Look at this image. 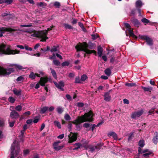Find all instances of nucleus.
Wrapping results in <instances>:
<instances>
[{
	"instance_id": "obj_37",
	"label": "nucleus",
	"mask_w": 158,
	"mask_h": 158,
	"mask_svg": "<svg viewBox=\"0 0 158 158\" xmlns=\"http://www.w3.org/2000/svg\"><path fill=\"white\" fill-rule=\"evenodd\" d=\"M139 145L140 147L142 148L143 147L144 145V140H140L139 143Z\"/></svg>"
},
{
	"instance_id": "obj_21",
	"label": "nucleus",
	"mask_w": 158,
	"mask_h": 158,
	"mask_svg": "<svg viewBox=\"0 0 158 158\" xmlns=\"http://www.w3.org/2000/svg\"><path fill=\"white\" fill-rule=\"evenodd\" d=\"M74 146L75 147L73 149V150H77L78 149L82 147V145L81 144L79 143H76L74 144Z\"/></svg>"
},
{
	"instance_id": "obj_63",
	"label": "nucleus",
	"mask_w": 158,
	"mask_h": 158,
	"mask_svg": "<svg viewBox=\"0 0 158 158\" xmlns=\"http://www.w3.org/2000/svg\"><path fill=\"white\" fill-rule=\"evenodd\" d=\"M101 78L103 79L104 80H106L108 79V77L105 76V75H102L101 77Z\"/></svg>"
},
{
	"instance_id": "obj_15",
	"label": "nucleus",
	"mask_w": 158,
	"mask_h": 158,
	"mask_svg": "<svg viewBox=\"0 0 158 158\" xmlns=\"http://www.w3.org/2000/svg\"><path fill=\"white\" fill-rule=\"evenodd\" d=\"M10 116L12 118H16L19 117V115L18 112L14 110L10 113Z\"/></svg>"
},
{
	"instance_id": "obj_55",
	"label": "nucleus",
	"mask_w": 158,
	"mask_h": 158,
	"mask_svg": "<svg viewBox=\"0 0 158 158\" xmlns=\"http://www.w3.org/2000/svg\"><path fill=\"white\" fill-rule=\"evenodd\" d=\"M32 26V25L31 24H29L27 25H20V27H31Z\"/></svg>"
},
{
	"instance_id": "obj_19",
	"label": "nucleus",
	"mask_w": 158,
	"mask_h": 158,
	"mask_svg": "<svg viewBox=\"0 0 158 158\" xmlns=\"http://www.w3.org/2000/svg\"><path fill=\"white\" fill-rule=\"evenodd\" d=\"M141 21L145 24H148L151 25H152L154 24V23L151 22L149 20L145 18H143L141 19Z\"/></svg>"
},
{
	"instance_id": "obj_58",
	"label": "nucleus",
	"mask_w": 158,
	"mask_h": 158,
	"mask_svg": "<svg viewBox=\"0 0 158 158\" xmlns=\"http://www.w3.org/2000/svg\"><path fill=\"white\" fill-rule=\"evenodd\" d=\"M77 20L75 19H72V23L73 24H75L77 23Z\"/></svg>"
},
{
	"instance_id": "obj_26",
	"label": "nucleus",
	"mask_w": 158,
	"mask_h": 158,
	"mask_svg": "<svg viewBox=\"0 0 158 158\" xmlns=\"http://www.w3.org/2000/svg\"><path fill=\"white\" fill-rule=\"evenodd\" d=\"M15 67L16 70L18 71L24 69L23 66L19 64H15Z\"/></svg>"
},
{
	"instance_id": "obj_13",
	"label": "nucleus",
	"mask_w": 158,
	"mask_h": 158,
	"mask_svg": "<svg viewBox=\"0 0 158 158\" xmlns=\"http://www.w3.org/2000/svg\"><path fill=\"white\" fill-rule=\"evenodd\" d=\"M54 83L57 88L60 89L61 90H64V89L63 88L64 86V83L63 81H61L58 83L56 82H54Z\"/></svg>"
},
{
	"instance_id": "obj_45",
	"label": "nucleus",
	"mask_w": 158,
	"mask_h": 158,
	"mask_svg": "<svg viewBox=\"0 0 158 158\" xmlns=\"http://www.w3.org/2000/svg\"><path fill=\"white\" fill-rule=\"evenodd\" d=\"M69 64V62L68 61H66L63 62L61 64V65L63 66H68Z\"/></svg>"
},
{
	"instance_id": "obj_56",
	"label": "nucleus",
	"mask_w": 158,
	"mask_h": 158,
	"mask_svg": "<svg viewBox=\"0 0 158 158\" xmlns=\"http://www.w3.org/2000/svg\"><path fill=\"white\" fill-rule=\"evenodd\" d=\"M90 124L89 123H85L84 124L83 126L85 128H87L89 127Z\"/></svg>"
},
{
	"instance_id": "obj_47",
	"label": "nucleus",
	"mask_w": 158,
	"mask_h": 158,
	"mask_svg": "<svg viewBox=\"0 0 158 158\" xmlns=\"http://www.w3.org/2000/svg\"><path fill=\"white\" fill-rule=\"evenodd\" d=\"M87 78V77L86 75H83L81 77V80L82 81H84Z\"/></svg>"
},
{
	"instance_id": "obj_27",
	"label": "nucleus",
	"mask_w": 158,
	"mask_h": 158,
	"mask_svg": "<svg viewBox=\"0 0 158 158\" xmlns=\"http://www.w3.org/2000/svg\"><path fill=\"white\" fill-rule=\"evenodd\" d=\"M13 92L14 94L18 96L21 94V90H17L15 89H13Z\"/></svg>"
},
{
	"instance_id": "obj_23",
	"label": "nucleus",
	"mask_w": 158,
	"mask_h": 158,
	"mask_svg": "<svg viewBox=\"0 0 158 158\" xmlns=\"http://www.w3.org/2000/svg\"><path fill=\"white\" fill-rule=\"evenodd\" d=\"M142 88L143 90L146 91H149L151 92V91L152 90L153 88L151 86H148L147 87H145L144 86H142Z\"/></svg>"
},
{
	"instance_id": "obj_12",
	"label": "nucleus",
	"mask_w": 158,
	"mask_h": 158,
	"mask_svg": "<svg viewBox=\"0 0 158 158\" xmlns=\"http://www.w3.org/2000/svg\"><path fill=\"white\" fill-rule=\"evenodd\" d=\"M60 141H58L57 142H55L54 143L53 145V147L54 149L56 151L59 150L61 149H62L64 146L63 145L62 146H59V143H60Z\"/></svg>"
},
{
	"instance_id": "obj_42",
	"label": "nucleus",
	"mask_w": 158,
	"mask_h": 158,
	"mask_svg": "<svg viewBox=\"0 0 158 158\" xmlns=\"http://www.w3.org/2000/svg\"><path fill=\"white\" fill-rule=\"evenodd\" d=\"M53 64L56 66L59 65L60 64V61L56 60H53Z\"/></svg>"
},
{
	"instance_id": "obj_32",
	"label": "nucleus",
	"mask_w": 158,
	"mask_h": 158,
	"mask_svg": "<svg viewBox=\"0 0 158 158\" xmlns=\"http://www.w3.org/2000/svg\"><path fill=\"white\" fill-rule=\"evenodd\" d=\"M56 110L59 114H61L63 111L64 109L62 107H58L56 108Z\"/></svg>"
},
{
	"instance_id": "obj_38",
	"label": "nucleus",
	"mask_w": 158,
	"mask_h": 158,
	"mask_svg": "<svg viewBox=\"0 0 158 158\" xmlns=\"http://www.w3.org/2000/svg\"><path fill=\"white\" fill-rule=\"evenodd\" d=\"M24 79V77H23L22 76H20L18 77L16 79V81L17 82H21L23 81Z\"/></svg>"
},
{
	"instance_id": "obj_54",
	"label": "nucleus",
	"mask_w": 158,
	"mask_h": 158,
	"mask_svg": "<svg viewBox=\"0 0 158 158\" xmlns=\"http://www.w3.org/2000/svg\"><path fill=\"white\" fill-rule=\"evenodd\" d=\"M5 1L7 4H10L13 2V0H5Z\"/></svg>"
},
{
	"instance_id": "obj_39",
	"label": "nucleus",
	"mask_w": 158,
	"mask_h": 158,
	"mask_svg": "<svg viewBox=\"0 0 158 158\" xmlns=\"http://www.w3.org/2000/svg\"><path fill=\"white\" fill-rule=\"evenodd\" d=\"M64 27L67 29H71L73 28V27L70 25L67 24H64Z\"/></svg>"
},
{
	"instance_id": "obj_51",
	"label": "nucleus",
	"mask_w": 158,
	"mask_h": 158,
	"mask_svg": "<svg viewBox=\"0 0 158 158\" xmlns=\"http://www.w3.org/2000/svg\"><path fill=\"white\" fill-rule=\"evenodd\" d=\"M136 9H133L132 10L130 13L131 15H134L136 13Z\"/></svg>"
},
{
	"instance_id": "obj_60",
	"label": "nucleus",
	"mask_w": 158,
	"mask_h": 158,
	"mask_svg": "<svg viewBox=\"0 0 158 158\" xmlns=\"http://www.w3.org/2000/svg\"><path fill=\"white\" fill-rule=\"evenodd\" d=\"M78 24L79 26H80V27L82 29H85L84 28V27L83 26V24L81 22H79L78 23Z\"/></svg>"
},
{
	"instance_id": "obj_41",
	"label": "nucleus",
	"mask_w": 158,
	"mask_h": 158,
	"mask_svg": "<svg viewBox=\"0 0 158 158\" xmlns=\"http://www.w3.org/2000/svg\"><path fill=\"white\" fill-rule=\"evenodd\" d=\"M151 154V152H148L144 153V154H143L142 155V157H145L146 158H147L148 157L149 155H150Z\"/></svg>"
},
{
	"instance_id": "obj_43",
	"label": "nucleus",
	"mask_w": 158,
	"mask_h": 158,
	"mask_svg": "<svg viewBox=\"0 0 158 158\" xmlns=\"http://www.w3.org/2000/svg\"><path fill=\"white\" fill-rule=\"evenodd\" d=\"M22 107L20 105H18L16 106L15 109L16 110L20 111L22 110Z\"/></svg>"
},
{
	"instance_id": "obj_33",
	"label": "nucleus",
	"mask_w": 158,
	"mask_h": 158,
	"mask_svg": "<svg viewBox=\"0 0 158 158\" xmlns=\"http://www.w3.org/2000/svg\"><path fill=\"white\" fill-rule=\"evenodd\" d=\"M48 106H44L42 108L41 110V112L42 114L44 113L46 111L48 110Z\"/></svg>"
},
{
	"instance_id": "obj_36",
	"label": "nucleus",
	"mask_w": 158,
	"mask_h": 158,
	"mask_svg": "<svg viewBox=\"0 0 158 158\" xmlns=\"http://www.w3.org/2000/svg\"><path fill=\"white\" fill-rule=\"evenodd\" d=\"M12 15L11 14H8L6 13H4L2 14V16L3 17L7 16L8 18H11Z\"/></svg>"
},
{
	"instance_id": "obj_31",
	"label": "nucleus",
	"mask_w": 158,
	"mask_h": 158,
	"mask_svg": "<svg viewBox=\"0 0 158 158\" xmlns=\"http://www.w3.org/2000/svg\"><path fill=\"white\" fill-rule=\"evenodd\" d=\"M105 73L106 75L110 76L111 73V72L110 69H107L105 70Z\"/></svg>"
},
{
	"instance_id": "obj_11",
	"label": "nucleus",
	"mask_w": 158,
	"mask_h": 158,
	"mask_svg": "<svg viewBox=\"0 0 158 158\" xmlns=\"http://www.w3.org/2000/svg\"><path fill=\"white\" fill-rule=\"evenodd\" d=\"M69 137V143H72L75 141L77 139V135L76 133L70 132Z\"/></svg>"
},
{
	"instance_id": "obj_7",
	"label": "nucleus",
	"mask_w": 158,
	"mask_h": 158,
	"mask_svg": "<svg viewBox=\"0 0 158 158\" xmlns=\"http://www.w3.org/2000/svg\"><path fill=\"white\" fill-rule=\"evenodd\" d=\"M15 69L13 68L4 69L0 67V75L5 76L9 75L14 72Z\"/></svg>"
},
{
	"instance_id": "obj_20",
	"label": "nucleus",
	"mask_w": 158,
	"mask_h": 158,
	"mask_svg": "<svg viewBox=\"0 0 158 158\" xmlns=\"http://www.w3.org/2000/svg\"><path fill=\"white\" fill-rule=\"evenodd\" d=\"M131 21L134 25L136 27H138L140 25L139 22L136 19H131Z\"/></svg>"
},
{
	"instance_id": "obj_57",
	"label": "nucleus",
	"mask_w": 158,
	"mask_h": 158,
	"mask_svg": "<svg viewBox=\"0 0 158 158\" xmlns=\"http://www.w3.org/2000/svg\"><path fill=\"white\" fill-rule=\"evenodd\" d=\"M92 36L93 40H95L98 37V36L97 35L94 34L92 35Z\"/></svg>"
},
{
	"instance_id": "obj_18",
	"label": "nucleus",
	"mask_w": 158,
	"mask_h": 158,
	"mask_svg": "<svg viewBox=\"0 0 158 158\" xmlns=\"http://www.w3.org/2000/svg\"><path fill=\"white\" fill-rule=\"evenodd\" d=\"M108 136L109 137L112 136L115 140H117L118 136L117 134L114 132H110L108 134Z\"/></svg>"
},
{
	"instance_id": "obj_14",
	"label": "nucleus",
	"mask_w": 158,
	"mask_h": 158,
	"mask_svg": "<svg viewBox=\"0 0 158 158\" xmlns=\"http://www.w3.org/2000/svg\"><path fill=\"white\" fill-rule=\"evenodd\" d=\"M83 146L86 149L88 150V152H89V154L90 153H93L94 152L96 148V147H93L91 145H83Z\"/></svg>"
},
{
	"instance_id": "obj_5",
	"label": "nucleus",
	"mask_w": 158,
	"mask_h": 158,
	"mask_svg": "<svg viewBox=\"0 0 158 158\" xmlns=\"http://www.w3.org/2000/svg\"><path fill=\"white\" fill-rule=\"evenodd\" d=\"M20 146L18 143L15 140L11 145V154L10 158H15L19 154V151Z\"/></svg>"
},
{
	"instance_id": "obj_2",
	"label": "nucleus",
	"mask_w": 158,
	"mask_h": 158,
	"mask_svg": "<svg viewBox=\"0 0 158 158\" xmlns=\"http://www.w3.org/2000/svg\"><path fill=\"white\" fill-rule=\"evenodd\" d=\"M53 27V26H52L50 28H48L47 30H43L32 33L31 35V37H37L40 38V41H46V40L48 38L47 36L48 32L51 30Z\"/></svg>"
},
{
	"instance_id": "obj_9",
	"label": "nucleus",
	"mask_w": 158,
	"mask_h": 158,
	"mask_svg": "<svg viewBox=\"0 0 158 158\" xmlns=\"http://www.w3.org/2000/svg\"><path fill=\"white\" fill-rule=\"evenodd\" d=\"M143 110H138L137 111H135L131 114V118L133 119H136L138 118L141 116L143 113Z\"/></svg>"
},
{
	"instance_id": "obj_53",
	"label": "nucleus",
	"mask_w": 158,
	"mask_h": 158,
	"mask_svg": "<svg viewBox=\"0 0 158 158\" xmlns=\"http://www.w3.org/2000/svg\"><path fill=\"white\" fill-rule=\"evenodd\" d=\"M80 80L79 77H77L75 78V83H80Z\"/></svg>"
},
{
	"instance_id": "obj_49",
	"label": "nucleus",
	"mask_w": 158,
	"mask_h": 158,
	"mask_svg": "<svg viewBox=\"0 0 158 158\" xmlns=\"http://www.w3.org/2000/svg\"><path fill=\"white\" fill-rule=\"evenodd\" d=\"M133 137V134L132 133H131L130 135L129 136L128 140V141H130L132 140Z\"/></svg>"
},
{
	"instance_id": "obj_28",
	"label": "nucleus",
	"mask_w": 158,
	"mask_h": 158,
	"mask_svg": "<svg viewBox=\"0 0 158 158\" xmlns=\"http://www.w3.org/2000/svg\"><path fill=\"white\" fill-rule=\"evenodd\" d=\"M50 70L53 77L55 79H56L57 78V77L56 71L52 68H50Z\"/></svg>"
},
{
	"instance_id": "obj_24",
	"label": "nucleus",
	"mask_w": 158,
	"mask_h": 158,
	"mask_svg": "<svg viewBox=\"0 0 158 158\" xmlns=\"http://www.w3.org/2000/svg\"><path fill=\"white\" fill-rule=\"evenodd\" d=\"M103 52V49L100 46H99L98 48V54L99 56L101 57Z\"/></svg>"
},
{
	"instance_id": "obj_1",
	"label": "nucleus",
	"mask_w": 158,
	"mask_h": 158,
	"mask_svg": "<svg viewBox=\"0 0 158 158\" xmlns=\"http://www.w3.org/2000/svg\"><path fill=\"white\" fill-rule=\"evenodd\" d=\"M94 114L91 111L86 113L84 115L78 116L77 118L72 122V123L75 125V126L78 130L80 129L81 126V123L85 122H91L93 120V117Z\"/></svg>"
},
{
	"instance_id": "obj_35",
	"label": "nucleus",
	"mask_w": 158,
	"mask_h": 158,
	"mask_svg": "<svg viewBox=\"0 0 158 158\" xmlns=\"http://www.w3.org/2000/svg\"><path fill=\"white\" fill-rule=\"evenodd\" d=\"M103 123V122H102L100 123H98L96 126V125H95L94 124H93L92 126V128H91L92 131H93V130L95 128V127L96 126H97V127L99 126L100 125H101Z\"/></svg>"
},
{
	"instance_id": "obj_29",
	"label": "nucleus",
	"mask_w": 158,
	"mask_h": 158,
	"mask_svg": "<svg viewBox=\"0 0 158 158\" xmlns=\"http://www.w3.org/2000/svg\"><path fill=\"white\" fill-rule=\"evenodd\" d=\"M58 51V46H53L50 50V51L52 52H56Z\"/></svg>"
},
{
	"instance_id": "obj_52",
	"label": "nucleus",
	"mask_w": 158,
	"mask_h": 158,
	"mask_svg": "<svg viewBox=\"0 0 158 158\" xmlns=\"http://www.w3.org/2000/svg\"><path fill=\"white\" fill-rule=\"evenodd\" d=\"M24 48H25L27 50L29 51H31L32 49L31 48L29 47L27 45H25L24 46Z\"/></svg>"
},
{
	"instance_id": "obj_34",
	"label": "nucleus",
	"mask_w": 158,
	"mask_h": 158,
	"mask_svg": "<svg viewBox=\"0 0 158 158\" xmlns=\"http://www.w3.org/2000/svg\"><path fill=\"white\" fill-rule=\"evenodd\" d=\"M36 77L35 74L33 72L31 73L29 75V77L31 79H34Z\"/></svg>"
},
{
	"instance_id": "obj_30",
	"label": "nucleus",
	"mask_w": 158,
	"mask_h": 158,
	"mask_svg": "<svg viewBox=\"0 0 158 158\" xmlns=\"http://www.w3.org/2000/svg\"><path fill=\"white\" fill-rule=\"evenodd\" d=\"M54 125L55 126H57L58 128L60 129L61 128V125L60 123L59 122L55 121L54 122Z\"/></svg>"
},
{
	"instance_id": "obj_61",
	"label": "nucleus",
	"mask_w": 158,
	"mask_h": 158,
	"mask_svg": "<svg viewBox=\"0 0 158 158\" xmlns=\"http://www.w3.org/2000/svg\"><path fill=\"white\" fill-rule=\"evenodd\" d=\"M29 150L27 149L24 150L23 151L24 154V155H26L29 153Z\"/></svg>"
},
{
	"instance_id": "obj_3",
	"label": "nucleus",
	"mask_w": 158,
	"mask_h": 158,
	"mask_svg": "<svg viewBox=\"0 0 158 158\" xmlns=\"http://www.w3.org/2000/svg\"><path fill=\"white\" fill-rule=\"evenodd\" d=\"M88 44L84 43L82 44L81 43H79L76 46L75 48L77 51H83L88 54H90L92 53H94L96 55L97 52L95 50H90L87 49Z\"/></svg>"
},
{
	"instance_id": "obj_46",
	"label": "nucleus",
	"mask_w": 158,
	"mask_h": 158,
	"mask_svg": "<svg viewBox=\"0 0 158 158\" xmlns=\"http://www.w3.org/2000/svg\"><path fill=\"white\" fill-rule=\"evenodd\" d=\"M8 101L11 103H14L15 101V98L12 97H10L8 98Z\"/></svg>"
},
{
	"instance_id": "obj_44",
	"label": "nucleus",
	"mask_w": 158,
	"mask_h": 158,
	"mask_svg": "<svg viewBox=\"0 0 158 158\" xmlns=\"http://www.w3.org/2000/svg\"><path fill=\"white\" fill-rule=\"evenodd\" d=\"M64 118L67 121H69L71 119V117L68 114H66L65 115Z\"/></svg>"
},
{
	"instance_id": "obj_40",
	"label": "nucleus",
	"mask_w": 158,
	"mask_h": 158,
	"mask_svg": "<svg viewBox=\"0 0 158 158\" xmlns=\"http://www.w3.org/2000/svg\"><path fill=\"white\" fill-rule=\"evenodd\" d=\"M125 85L129 87H132L136 85L135 83H128L125 84Z\"/></svg>"
},
{
	"instance_id": "obj_16",
	"label": "nucleus",
	"mask_w": 158,
	"mask_h": 158,
	"mask_svg": "<svg viewBox=\"0 0 158 158\" xmlns=\"http://www.w3.org/2000/svg\"><path fill=\"white\" fill-rule=\"evenodd\" d=\"M48 80L47 77H41L40 81V84L42 86H44L45 83L48 81Z\"/></svg>"
},
{
	"instance_id": "obj_10",
	"label": "nucleus",
	"mask_w": 158,
	"mask_h": 158,
	"mask_svg": "<svg viewBox=\"0 0 158 158\" xmlns=\"http://www.w3.org/2000/svg\"><path fill=\"white\" fill-rule=\"evenodd\" d=\"M139 37L142 40H145L148 45H152V44L153 41L152 40L147 36L139 35Z\"/></svg>"
},
{
	"instance_id": "obj_25",
	"label": "nucleus",
	"mask_w": 158,
	"mask_h": 158,
	"mask_svg": "<svg viewBox=\"0 0 158 158\" xmlns=\"http://www.w3.org/2000/svg\"><path fill=\"white\" fill-rule=\"evenodd\" d=\"M155 134V136L153 137V141L154 143L156 144L158 142V133L156 132Z\"/></svg>"
},
{
	"instance_id": "obj_17",
	"label": "nucleus",
	"mask_w": 158,
	"mask_h": 158,
	"mask_svg": "<svg viewBox=\"0 0 158 158\" xmlns=\"http://www.w3.org/2000/svg\"><path fill=\"white\" fill-rule=\"evenodd\" d=\"M104 100L107 101H110L111 99V96L110 95L109 92H106L105 93L104 96Z\"/></svg>"
},
{
	"instance_id": "obj_4",
	"label": "nucleus",
	"mask_w": 158,
	"mask_h": 158,
	"mask_svg": "<svg viewBox=\"0 0 158 158\" xmlns=\"http://www.w3.org/2000/svg\"><path fill=\"white\" fill-rule=\"evenodd\" d=\"M19 53V51L17 50H11L9 48H6L3 45H0V55L15 54Z\"/></svg>"
},
{
	"instance_id": "obj_6",
	"label": "nucleus",
	"mask_w": 158,
	"mask_h": 158,
	"mask_svg": "<svg viewBox=\"0 0 158 158\" xmlns=\"http://www.w3.org/2000/svg\"><path fill=\"white\" fill-rule=\"evenodd\" d=\"M124 26L126 28L127 31H128L129 36L130 37H131L135 39H136L137 37L134 35L133 33V29H132L129 24L127 23H125L124 24ZM126 34L127 36H128L127 33V31H126Z\"/></svg>"
},
{
	"instance_id": "obj_48",
	"label": "nucleus",
	"mask_w": 158,
	"mask_h": 158,
	"mask_svg": "<svg viewBox=\"0 0 158 158\" xmlns=\"http://www.w3.org/2000/svg\"><path fill=\"white\" fill-rule=\"evenodd\" d=\"M77 106L79 107H82L84 106V104L82 102H78L77 103Z\"/></svg>"
},
{
	"instance_id": "obj_62",
	"label": "nucleus",
	"mask_w": 158,
	"mask_h": 158,
	"mask_svg": "<svg viewBox=\"0 0 158 158\" xmlns=\"http://www.w3.org/2000/svg\"><path fill=\"white\" fill-rule=\"evenodd\" d=\"M64 136V134H62L61 135H60L58 136V138L60 139H62Z\"/></svg>"
},
{
	"instance_id": "obj_59",
	"label": "nucleus",
	"mask_w": 158,
	"mask_h": 158,
	"mask_svg": "<svg viewBox=\"0 0 158 158\" xmlns=\"http://www.w3.org/2000/svg\"><path fill=\"white\" fill-rule=\"evenodd\" d=\"M4 124V121L2 119H0V127L2 126Z\"/></svg>"
},
{
	"instance_id": "obj_22",
	"label": "nucleus",
	"mask_w": 158,
	"mask_h": 158,
	"mask_svg": "<svg viewBox=\"0 0 158 158\" xmlns=\"http://www.w3.org/2000/svg\"><path fill=\"white\" fill-rule=\"evenodd\" d=\"M142 6V2L140 0L137 1L135 3V6L137 9H140Z\"/></svg>"
},
{
	"instance_id": "obj_64",
	"label": "nucleus",
	"mask_w": 158,
	"mask_h": 158,
	"mask_svg": "<svg viewBox=\"0 0 158 158\" xmlns=\"http://www.w3.org/2000/svg\"><path fill=\"white\" fill-rule=\"evenodd\" d=\"M32 122V120L31 119H28L26 121V123L27 124H30Z\"/></svg>"
},
{
	"instance_id": "obj_50",
	"label": "nucleus",
	"mask_w": 158,
	"mask_h": 158,
	"mask_svg": "<svg viewBox=\"0 0 158 158\" xmlns=\"http://www.w3.org/2000/svg\"><path fill=\"white\" fill-rule=\"evenodd\" d=\"M54 5L56 7H59L60 6V3L57 2H56L54 3Z\"/></svg>"
},
{
	"instance_id": "obj_8",
	"label": "nucleus",
	"mask_w": 158,
	"mask_h": 158,
	"mask_svg": "<svg viewBox=\"0 0 158 158\" xmlns=\"http://www.w3.org/2000/svg\"><path fill=\"white\" fill-rule=\"evenodd\" d=\"M18 30H20L19 28L17 27H14L13 28L10 27H2L0 28V37L2 36V33L4 31H14Z\"/></svg>"
}]
</instances>
